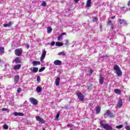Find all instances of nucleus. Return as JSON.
Listing matches in <instances>:
<instances>
[{
  "mask_svg": "<svg viewBox=\"0 0 130 130\" xmlns=\"http://www.w3.org/2000/svg\"><path fill=\"white\" fill-rule=\"evenodd\" d=\"M13 114L15 116H24V114L23 113L14 112Z\"/></svg>",
  "mask_w": 130,
  "mask_h": 130,
  "instance_id": "10",
  "label": "nucleus"
},
{
  "mask_svg": "<svg viewBox=\"0 0 130 130\" xmlns=\"http://www.w3.org/2000/svg\"><path fill=\"white\" fill-rule=\"evenodd\" d=\"M75 3H78V2H80V0H74Z\"/></svg>",
  "mask_w": 130,
  "mask_h": 130,
  "instance_id": "47",
  "label": "nucleus"
},
{
  "mask_svg": "<svg viewBox=\"0 0 130 130\" xmlns=\"http://www.w3.org/2000/svg\"><path fill=\"white\" fill-rule=\"evenodd\" d=\"M112 22L111 21V20H109L108 22V25H111L112 23Z\"/></svg>",
  "mask_w": 130,
  "mask_h": 130,
  "instance_id": "38",
  "label": "nucleus"
},
{
  "mask_svg": "<svg viewBox=\"0 0 130 130\" xmlns=\"http://www.w3.org/2000/svg\"><path fill=\"white\" fill-rule=\"evenodd\" d=\"M29 101L31 104H33V105H37L38 104V101L35 98H30L29 99Z\"/></svg>",
  "mask_w": 130,
  "mask_h": 130,
  "instance_id": "5",
  "label": "nucleus"
},
{
  "mask_svg": "<svg viewBox=\"0 0 130 130\" xmlns=\"http://www.w3.org/2000/svg\"><path fill=\"white\" fill-rule=\"evenodd\" d=\"M67 126H68V127H72V125H70V124H68Z\"/></svg>",
  "mask_w": 130,
  "mask_h": 130,
  "instance_id": "50",
  "label": "nucleus"
},
{
  "mask_svg": "<svg viewBox=\"0 0 130 130\" xmlns=\"http://www.w3.org/2000/svg\"><path fill=\"white\" fill-rule=\"evenodd\" d=\"M66 32H63L61 34V35L62 36L63 35H66Z\"/></svg>",
  "mask_w": 130,
  "mask_h": 130,
  "instance_id": "51",
  "label": "nucleus"
},
{
  "mask_svg": "<svg viewBox=\"0 0 130 130\" xmlns=\"http://www.w3.org/2000/svg\"><path fill=\"white\" fill-rule=\"evenodd\" d=\"M36 118L38 121H39L40 122H41V123H44L45 122V121H44V119L40 117V116H37L36 117Z\"/></svg>",
  "mask_w": 130,
  "mask_h": 130,
  "instance_id": "7",
  "label": "nucleus"
},
{
  "mask_svg": "<svg viewBox=\"0 0 130 130\" xmlns=\"http://www.w3.org/2000/svg\"><path fill=\"white\" fill-rule=\"evenodd\" d=\"M101 125H102V127L106 124V121L105 120H102L100 121Z\"/></svg>",
  "mask_w": 130,
  "mask_h": 130,
  "instance_id": "19",
  "label": "nucleus"
},
{
  "mask_svg": "<svg viewBox=\"0 0 130 130\" xmlns=\"http://www.w3.org/2000/svg\"><path fill=\"white\" fill-rule=\"evenodd\" d=\"M41 6H42V7H45V6H46V2L43 1L41 4Z\"/></svg>",
  "mask_w": 130,
  "mask_h": 130,
  "instance_id": "34",
  "label": "nucleus"
},
{
  "mask_svg": "<svg viewBox=\"0 0 130 130\" xmlns=\"http://www.w3.org/2000/svg\"><path fill=\"white\" fill-rule=\"evenodd\" d=\"M15 55L17 56H21L23 53V50L22 48H18L15 50Z\"/></svg>",
  "mask_w": 130,
  "mask_h": 130,
  "instance_id": "2",
  "label": "nucleus"
},
{
  "mask_svg": "<svg viewBox=\"0 0 130 130\" xmlns=\"http://www.w3.org/2000/svg\"><path fill=\"white\" fill-rule=\"evenodd\" d=\"M19 79H20V76L19 75H17L14 77V81L18 83V82H19Z\"/></svg>",
  "mask_w": 130,
  "mask_h": 130,
  "instance_id": "17",
  "label": "nucleus"
},
{
  "mask_svg": "<svg viewBox=\"0 0 130 130\" xmlns=\"http://www.w3.org/2000/svg\"><path fill=\"white\" fill-rule=\"evenodd\" d=\"M58 117H59V113L56 114V118H58Z\"/></svg>",
  "mask_w": 130,
  "mask_h": 130,
  "instance_id": "45",
  "label": "nucleus"
},
{
  "mask_svg": "<svg viewBox=\"0 0 130 130\" xmlns=\"http://www.w3.org/2000/svg\"><path fill=\"white\" fill-rule=\"evenodd\" d=\"M60 3L62 4H64V1H60Z\"/></svg>",
  "mask_w": 130,
  "mask_h": 130,
  "instance_id": "48",
  "label": "nucleus"
},
{
  "mask_svg": "<svg viewBox=\"0 0 130 130\" xmlns=\"http://www.w3.org/2000/svg\"><path fill=\"white\" fill-rule=\"evenodd\" d=\"M36 91L38 93H40V92H41V91H42V89H41V88L40 87L38 86L37 87Z\"/></svg>",
  "mask_w": 130,
  "mask_h": 130,
  "instance_id": "26",
  "label": "nucleus"
},
{
  "mask_svg": "<svg viewBox=\"0 0 130 130\" xmlns=\"http://www.w3.org/2000/svg\"><path fill=\"white\" fill-rule=\"evenodd\" d=\"M100 111H101V108L100 107H97L95 109L96 114H99V113H100Z\"/></svg>",
  "mask_w": 130,
  "mask_h": 130,
  "instance_id": "14",
  "label": "nucleus"
},
{
  "mask_svg": "<svg viewBox=\"0 0 130 130\" xmlns=\"http://www.w3.org/2000/svg\"><path fill=\"white\" fill-rule=\"evenodd\" d=\"M125 129H126V130H130V127L128 126H126L125 127Z\"/></svg>",
  "mask_w": 130,
  "mask_h": 130,
  "instance_id": "37",
  "label": "nucleus"
},
{
  "mask_svg": "<svg viewBox=\"0 0 130 130\" xmlns=\"http://www.w3.org/2000/svg\"><path fill=\"white\" fill-rule=\"evenodd\" d=\"M66 43H69V40L66 41Z\"/></svg>",
  "mask_w": 130,
  "mask_h": 130,
  "instance_id": "54",
  "label": "nucleus"
},
{
  "mask_svg": "<svg viewBox=\"0 0 130 130\" xmlns=\"http://www.w3.org/2000/svg\"><path fill=\"white\" fill-rule=\"evenodd\" d=\"M101 57L102 58H103V57H108V56L107 55H105L102 56Z\"/></svg>",
  "mask_w": 130,
  "mask_h": 130,
  "instance_id": "40",
  "label": "nucleus"
},
{
  "mask_svg": "<svg viewBox=\"0 0 130 130\" xmlns=\"http://www.w3.org/2000/svg\"><path fill=\"white\" fill-rule=\"evenodd\" d=\"M58 55H61L62 56H66V53L64 51L60 52L58 53Z\"/></svg>",
  "mask_w": 130,
  "mask_h": 130,
  "instance_id": "25",
  "label": "nucleus"
},
{
  "mask_svg": "<svg viewBox=\"0 0 130 130\" xmlns=\"http://www.w3.org/2000/svg\"><path fill=\"white\" fill-rule=\"evenodd\" d=\"M29 47H30V46L29 45V44H27L26 45V48L28 49V48H29Z\"/></svg>",
  "mask_w": 130,
  "mask_h": 130,
  "instance_id": "46",
  "label": "nucleus"
},
{
  "mask_svg": "<svg viewBox=\"0 0 130 130\" xmlns=\"http://www.w3.org/2000/svg\"><path fill=\"white\" fill-rule=\"evenodd\" d=\"M122 127H123V125L121 124L120 125H118L116 126V128L120 129L122 128Z\"/></svg>",
  "mask_w": 130,
  "mask_h": 130,
  "instance_id": "30",
  "label": "nucleus"
},
{
  "mask_svg": "<svg viewBox=\"0 0 130 130\" xmlns=\"http://www.w3.org/2000/svg\"><path fill=\"white\" fill-rule=\"evenodd\" d=\"M19 69H21V64H20L16 65L14 68V70H19Z\"/></svg>",
  "mask_w": 130,
  "mask_h": 130,
  "instance_id": "24",
  "label": "nucleus"
},
{
  "mask_svg": "<svg viewBox=\"0 0 130 130\" xmlns=\"http://www.w3.org/2000/svg\"><path fill=\"white\" fill-rule=\"evenodd\" d=\"M32 64L34 67H36V66H39L41 64V63L40 62V61H34L32 62Z\"/></svg>",
  "mask_w": 130,
  "mask_h": 130,
  "instance_id": "12",
  "label": "nucleus"
},
{
  "mask_svg": "<svg viewBox=\"0 0 130 130\" xmlns=\"http://www.w3.org/2000/svg\"><path fill=\"white\" fill-rule=\"evenodd\" d=\"M77 95L78 96V99H79V100L80 101H84V94H83V93L77 91Z\"/></svg>",
  "mask_w": 130,
  "mask_h": 130,
  "instance_id": "4",
  "label": "nucleus"
},
{
  "mask_svg": "<svg viewBox=\"0 0 130 130\" xmlns=\"http://www.w3.org/2000/svg\"><path fill=\"white\" fill-rule=\"evenodd\" d=\"M103 128L106 130H112V127H111V125H109L108 124L104 125V127H103Z\"/></svg>",
  "mask_w": 130,
  "mask_h": 130,
  "instance_id": "8",
  "label": "nucleus"
},
{
  "mask_svg": "<svg viewBox=\"0 0 130 130\" xmlns=\"http://www.w3.org/2000/svg\"><path fill=\"white\" fill-rule=\"evenodd\" d=\"M37 81L38 82H40V76H37Z\"/></svg>",
  "mask_w": 130,
  "mask_h": 130,
  "instance_id": "36",
  "label": "nucleus"
},
{
  "mask_svg": "<svg viewBox=\"0 0 130 130\" xmlns=\"http://www.w3.org/2000/svg\"><path fill=\"white\" fill-rule=\"evenodd\" d=\"M15 62L17 63H21V60H20V58L19 57H17L15 60Z\"/></svg>",
  "mask_w": 130,
  "mask_h": 130,
  "instance_id": "27",
  "label": "nucleus"
},
{
  "mask_svg": "<svg viewBox=\"0 0 130 130\" xmlns=\"http://www.w3.org/2000/svg\"><path fill=\"white\" fill-rule=\"evenodd\" d=\"M2 111H7V110H8V109L7 108H3L2 109Z\"/></svg>",
  "mask_w": 130,
  "mask_h": 130,
  "instance_id": "41",
  "label": "nucleus"
},
{
  "mask_svg": "<svg viewBox=\"0 0 130 130\" xmlns=\"http://www.w3.org/2000/svg\"><path fill=\"white\" fill-rule=\"evenodd\" d=\"M121 106H122V101L120 100L118 102L117 107H121Z\"/></svg>",
  "mask_w": 130,
  "mask_h": 130,
  "instance_id": "23",
  "label": "nucleus"
},
{
  "mask_svg": "<svg viewBox=\"0 0 130 130\" xmlns=\"http://www.w3.org/2000/svg\"><path fill=\"white\" fill-rule=\"evenodd\" d=\"M128 101H130V96L128 98Z\"/></svg>",
  "mask_w": 130,
  "mask_h": 130,
  "instance_id": "56",
  "label": "nucleus"
},
{
  "mask_svg": "<svg viewBox=\"0 0 130 130\" xmlns=\"http://www.w3.org/2000/svg\"><path fill=\"white\" fill-rule=\"evenodd\" d=\"M107 115L109 116L111 118L112 117H114V115L113 114L109 111V110H107L106 113L104 115V118H106L107 117Z\"/></svg>",
  "mask_w": 130,
  "mask_h": 130,
  "instance_id": "3",
  "label": "nucleus"
},
{
  "mask_svg": "<svg viewBox=\"0 0 130 130\" xmlns=\"http://www.w3.org/2000/svg\"><path fill=\"white\" fill-rule=\"evenodd\" d=\"M5 53V48L3 47H0V54L2 55Z\"/></svg>",
  "mask_w": 130,
  "mask_h": 130,
  "instance_id": "16",
  "label": "nucleus"
},
{
  "mask_svg": "<svg viewBox=\"0 0 130 130\" xmlns=\"http://www.w3.org/2000/svg\"><path fill=\"white\" fill-rule=\"evenodd\" d=\"M21 90H22V89H21V88H18V89H17V93H20Z\"/></svg>",
  "mask_w": 130,
  "mask_h": 130,
  "instance_id": "39",
  "label": "nucleus"
},
{
  "mask_svg": "<svg viewBox=\"0 0 130 130\" xmlns=\"http://www.w3.org/2000/svg\"><path fill=\"white\" fill-rule=\"evenodd\" d=\"M52 46H53V45H55V42H52L51 43Z\"/></svg>",
  "mask_w": 130,
  "mask_h": 130,
  "instance_id": "42",
  "label": "nucleus"
},
{
  "mask_svg": "<svg viewBox=\"0 0 130 130\" xmlns=\"http://www.w3.org/2000/svg\"><path fill=\"white\" fill-rule=\"evenodd\" d=\"M111 29H114V26L113 25V24H111Z\"/></svg>",
  "mask_w": 130,
  "mask_h": 130,
  "instance_id": "44",
  "label": "nucleus"
},
{
  "mask_svg": "<svg viewBox=\"0 0 130 130\" xmlns=\"http://www.w3.org/2000/svg\"><path fill=\"white\" fill-rule=\"evenodd\" d=\"M127 6H128V7H129V6H130V1H129V2H128V3H127Z\"/></svg>",
  "mask_w": 130,
  "mask_h": 130,
  "instance_id": "49",
  "label": "nucleus"
},
{
  "mask_svg": "<svg viewBox=\"0 0 130 130\" xmlns=\"http://www.w3.org/2000/svg\"><path fill=\"white\" fill-rule=\"evenodd\" d=\"M3 127H4V129H8L9 128V126H8V125H7V124H5L3 126Z\"/></svg>",
  "mask_w": 130,
  "mask_h": 130,
  "instance_id": "31",
  "label": "nucleus"
},
{
  "mask_svg": "<svg viewBox=\"0 0 130 130\" xmlns=\"http://www.w3.org/2000/svg\"><path fill=\"white\" fill-rule=\"evenodd\" d=\"M2 77H0V80H3V79L2 78Z\"/></svg>",
  "mask_w": 130,
  "mask_h": 130,
  "instance_id": "57",
  "label": "nucleus"
},
{
  "mask_svg": "<svg viewBox=\"0 0 130 130\" xmlns=\"http://www.w3.org/2000/svg\"><path fill=\"white\" fill-rule=\"evenodd\" d=\"M56 46H62L63 44L60 42H57L55 44Z\"/></svg>",
  "mask_w": 130,
  "mask_h": 130,
  "instance_id": "22",
  "label": "nucleus"
},
{
  "mask_svg": "<svg viewBox=\"0 0 130 130\" xmlns=\"http://www.w3.org/2000/svg\"><path fill=\"white\" fill-rule=\"evenodd\" d=\"M123 9H125V7H121V10H123Z\"/></svg>",
  "mask_w": 130,
  "mask_h": 130,
  "instance_id": "52",
  "label": "nucleus"
},
{
  "mask_svg": "<svg viewBox=\"0 0 130 130\" xmlns=\"http://www.w3.org/2000/svg\"><path fill=\"white\" fill-rule=\"evenodd\" d=\"M92 74H93V70H90L89 75H92Z\"/></svg>",
  "mask_w": 130,
  "mask_h": 130,
  "instance_id": "43",
  "label": "nucleus"
},
{
  "mask_svg": "<svg viewBox=\"0 0 130 130\" xmlns=\"http://www.w3.org/2000/svg\"><path fill=\"white\" fill-rule=\"evenodd\" d=\"M32 72L34 73H37V72H38V68H36V67H34L32 68Z\"/></svg>",
  "mask_w": 130,
  "mask_h": 130,
  "instance_id": "29",
  "label": "nucleus"
},
{
  "mask_svg": "<svg viewBox=\"0 0 130 130\" xmlns=\"http://www.w3.org/2000/svg\"><path fill=\"white\" fill-rule=\"evenodd\" d=\"M3 61V60H2V59H0V63Z\"/></svg>",
  "mask_w": 130,
  "mask_h": 130,
  "instance_id": "55",
  "label": "nucleus"
},
{
  "mask_svg": "<svg viewBox=\"0 0 130 130\" xmlns=\"http://www.w3.org/2000/svg\"><path fill=\"white\" fill-rule=\"evenodd\" d=\"M58 41L61 40V39H62V36L61 35H59L58 37V38H57Z\"/></svg>",
  "mask_w": 130,
  "mask_h": 130,
  "instance_id": "33",
  "label": "nucleus"
},
{
  "mask_svg": "<svg viewBox=\"0 0 130 130\" xmlns=\"http://www.w3.org/2000/svg\"><path fill=\"white\" fill-rule=\"evenodd\" d=\"M114 71H116V74L117 75L118 77H120L122 76V72L120 70V68L117 65H115L113 67Z\"/></svg>",
  "mask_w": 130,
  "mask_h": 130,
  "instance_id": "1",
  "label": "nucleus"
},
{
  "mask_svg": "<svg viewBox=\"0 0 130 130\" xmlns=\"http://www.w3.org/2000/svg\"><path fill=\"white\" fill-rule=\"evenodd\" d=\"M60 81V78L59 77H57L55 80V84L56 86H59V82Z\"/></svg>",
  "mask_w": 130,
  "mask_h": 130,
  "instance_id": "13",
  "label": "nucleus"
},
{
  "mask_svg": "<svg viewBox=\"0 0 130 130\" xmlns=\"http://www.w3.org/2000/svg\"><path fill=\"white\" fill-rule=\"evenodd\" d=\"M52 31V28L51 27L47 28V33L48 34H50V33H51Z\"/></svg>",
  "mask_w": 130,
  "mask_h": 130,
  "instance_id": "28",
  "label": "nucleus"
},
{
  "mask_svg": "<svg viewBox=\"0 0 130 130\" xmlns=\"http://www.w3.org/2000/svg\"><path fill=\"white\" fill-rule=\"evenodd\" d=\"M119 22L120 24H122V25H123L124 26H125V25H126V22H125V20L123 19H120Z\"/></svg>",
  "mask_w": 130,
  "mask_h": 130,
  "instance_id": "15",
  "label": "nucleus"
},
{
  "mask_svg": "<svg viewBox=\"0 0 130 130\" xmlns=\"http://www.w3.org/2000/svg\"><path fill=\"white\" fill-rule=\"evenodd\" d=\"M114 18H115V16H113L111 17V19H114Z\"/></svg>",
  "mask_w": 130,
  "mask_h": 130,
  "instance_id": "53",
  "label": "nucleus"
},
{
  "mask_svg": "<svg viewBox=\"0 0 130 130\" xmlns=\"http://www.w3.org/2000/svg\"><path fill=\"white\" fill-rule=\"evenodd\" d=\"M97 21H98V18L97 17L93 18V22H97Z\"/></svg>",
  "mask_w": 130,
  "mask_h": 130,
  "instance_id": "35",
  "label": "nucleus"
},
{
  "mask_svg": "<svg viewBox=\"0 0 130 130\" xmlns=\"http://www.w3.org/2000/svg\"><path fill=\"white\" fill-rule=\"evenodd\" d=\"M92 0H87L86 2V8H90L91 7V3Z\"/></svg>",
  "mask_w": 130,
  "mask_h": 130,
  "instance_id": "11",
  "label": "nucleus"
},
{
  "mask_svg": "<svg viewBox=\"0 0 130 130\" xmlns=\"http://www.w3.org/2000/svg\"><path fill=\"white\" fill-rule=\"evenodd\" d=\"M104 82V80L103 79V77H102V76H100V80H99L100 84L102 85V84H103Z\"/></svg>",
  "mask_w": 130,
  "mask_h": 130,
  "instance_id": "21",
  "label": "nucleus"
},
{
  "mask_svg": "<svg viewBox=\"0 0 130 130\" xmlns=\"http://www.w3.org/2000/svg\"><path fill=\"white\" fill-rule=\"evenodd\" d=\"M46 56V51L43 50L42 53V55H41V58H40V61L43 62L44 59L45 58Z\"/></svg>",
  "mask_w": 130,
  "mask_h": 130,
  "instance_id": "6",
  "label": "nucleus"
},
{
  "mask_svg": "<svg viewBox=\"0 0 130 130\" xmlns=\"http://www.w3.org/2000/svg\"><path fill=\"white\" fill-rule=\"evenodd\" d=\"M54 64H55V66H60V64H61V61L56 60L54 61Z\"/></svg>",
  "mask_w": 130,
  "mask_h": 130,
  "instance_id": "9",
  "label": "nucleus"
},
{
  "mask_svg": "<svg viewBox=\"0 0 130 130\" xmlns=\"http://www.w3.org/2000/svg\"><path fill=\"white\" fill-rule=\"evenodd\" d=\"M24 103H27V102H26V101H25V102H24Z\"/></svg>",
  "mask_w": 130,
  "mask_h": 130,
  "instance_id": "58",
  "label": "nucleus"
},
{
  "mask_svg": "<svg viewBox=\"0 0 130 130\" xmlns=\"http://www.w3.org/2000/svg\"><path fill=\"white\" fill-rule=\"evenodd\" d=\"M3 25L4 27H10V26H12V22L10 21L9 23H5Z\"/></svg>",
  "mask_w": 130,
  "mask_h": 130,
  "instance_id": "20",
  "label": "nucleus"
},
{
  "mask_svg": "<svg viewBox=\"0 0 130 130\" xmlns=\"http://www.w3.org/2000/svg\"><path fill=\"white\" fill-rule=\"evenodd\" d=\"M44 70H45V67H43L39 70V73H42V72H43Z\"/></svg>",
  "mask_w": 130,
  "mask_h": 130,
  "instance_id": "32",
  "label": "nucleus"
},
{
  "mask_svg": "<svg viewBox=\"0 0 130 130\" xmlns=\"http://www.w3.org/2000/svg\"><path fill=\"white\" fill-rule=\"evenodd\" d=\"M114 92L116 93V94H117V95H120V93H121V91H120V90L118 89H115Z\"/></svg>",
  "mask_w": 130,
  "mask_h": 130,
  "instance_id": "18",
  "label": "nucleus"
}]
</instances>
